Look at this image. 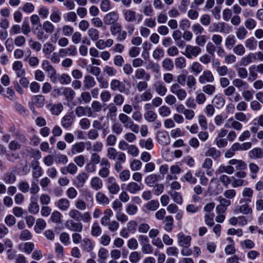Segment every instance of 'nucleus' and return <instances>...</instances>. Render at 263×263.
Returning a JSON list of instances; mask_svg holds the SVG:
<instances>
[{
    "mask_svg": "<svg viewBox=\"0 0 263 263\" xmlns=\"http://www.w3.org/2000/svg\"><path fill=\"white\" fill-rule=\"evenodd\" d=\"M234 212L236 214L241 213L247 215L251 214L252 213V209L249 206L248 203H245L241 205H237L235 209Z\"/></svg>",
    "mask_w": 263,
    "mask_h": 263,
    "instance_id": "obj_17",
    "label": "nucleus"
},
{
    "mask_svg": "<svg viewBox=\"0 0 263 263\" xmlns=\"http://www.w3.org/2000/svg\"><path fill=\"white\" fill-rule=\"evenodd\" d=\"M96 84L95 78L90 75H86L84 77L83 81V85L85 88L90 89Z\"/></svg>",
    "mask_w": 263,
    "mask_h": 263,
    "instance_id": "obj_29",
    "label": "nucleus"
},
{
    "mask_svg": "<svg viewBox=\"0 0 263 263\" xmlns=\"http://www.w3.org/2000/svg\"><path fill=\"white\" fill-rule=\"evenodd\" d=\"M248 156L252 159H258L263 158V151L260 147H255L250 151Z\"/></svg>",
    "mask_w": 263,
    "mask_h": 263,
    "instance_id": "obj_21",
    "label": "nucleus"
},
{
    "mask_svg": "<svg viewBox=\"0 0 263 263\" xmlns=\"http://www.w3.org/2000/svg\"><path fill=\"white\" fill-rule=\"evenodd\" d=\"M106 184L110 194L116 195L120 191V186L114 177H108L106 179Z\"/></svg>",
    "mask_w": 263,
    "mask_h": 263,
    "instance_id": "obj_3",
    "label": "nucleus"
},
{
    "mask_svg": "<svg viewBox=\"0 0 263 263\" xmlns=\"http://www.w3.org/2000/svg\"><path fill=\"white\" fill-rule=\"evenodd\" d=\"M73 121V118L72 115L70 114L65 115L61 120V124L64 128H68L70 127Z\"/></svg>",
    "mask_w": 263,
    "mask_h": 263,
    "instance_id": "obj_36",
    "label": "nucleus"
},
{
    "mask_svg": "<svg viewBox=\"0 0 263 263\" xmlns=\"http://www.w3.org/2000/svg\"><path fill=\"white\" fill-rule=\"evenodd\" d=\"M177 240L179 245L181 247H189L191 245V237L180 232L177 235Z\"/></svg>",
    "mask_w": 263,
    "mask_h": 263,
    "instance_id": "obj_7",
    "label": "nucleus"
},
{
    "mask_svg": "<svg viewBox=\"0 0 263 263\" xmlns=\"http://www.w3.org/2000/svg\"><path fill=\"white\" fill-rule=\"evenodd\" d=\"M235 34L238 40H244L248 34L247 29L243 26H240L236 29Z\"/></svg>",
    "mask_w": 263,
    "mask_h": 263,
    "instance_id": "obj_43",
    "label": "nucleus"
},
{
    "mask_svg": "<svg viewBox=\"0 0 263 263\" xmlns=\"http://www.w3.org/2000/svg\"><path fill=\"white\" fill-rule=\"evenodd\" d=\"M37 196L33 195L31 196L30 203L28 206V211L30 213L36 214L39 213L40 206L37 203Z\"/></svg>",
    "mask_w": 263,
    "mask_h": 263,
    "instance_id": "obj_10",
    "label": "nucleus"
},
{
    "mask_svg": "<svg viewBox=\"0 0 263 263\" xmlns=\"http://www.w3.org/2000/svg\"><path fill=\"white\" fill-rule=\"evenodd\" d=\"M87 113V115L88 117H92V111H91V108L89 107L79 106L77 107L75 109V114L78 117L84 116Z\"/></svg>",
    "mask_w": 263,
    "mask_h": 263,
    "instance_id": "obj_13",
    "label": "nucleus"
},
{
    "mask_svg": "<svg viewBox=\"0 0 263 263\" xmlns=\"http://www.w3.org/2000/svg\"><path fill=\"white\" fill-rule=\"evenodd\" d=\"M56 205L61 211H66L69 208L70 201L67 198H62L58 200Z\"/></svg>",
    "mask_w": 263,
    "mask_h": 263,
    "instance_id": "obj_26",
    "label": "nucleus"
},
{
    "mask_svg": "<svg viewBox=\"0 0 263 263\" xmlns=\"http://www.w3.org/2000/svg\"><path fill=\"white\" fill-rule=\"evenodd\" d=\"M88 35L90 39L93 41H97L99 38V32L95 28H91L88 30Z\"/></svg>",
    "mask_w": 263,
    "mask_h": 263,
    "instance_id": "obj_62",
    "label": "nucleus"
},
{
    "mask_svg": "<svg viewBox=\"0 0 263 263\" xmlns=\"http://www.w3.org/2000/svg\"><path fill=\"white\" fill-rule=\"evenodd\" d=\"M159 206V203L158 200H152L148 201L145 205L146 208L151 211H156Z\"/></svg>",
    "mask_w": 263,
    "mask_h": 263,
    "instance_id": "obj_60",
    "label": "nucleus"
},
{
    "mask_svg": "<svg viewBox=\"0 0 263 263\" xmlns=\"http://www.w3.org/2000/svg\"><path fill=\"white\" fill-rule=\"evenodd\" d=\"M107 157L110 160L117 159L118 161L124 163L126 160V156L124 153L117 152L116 148L110 147L107 150Z\"/></svg>",
    "mask_w": 263,
    "mask_h": 263,
    "instance_id": "obj_1",
    "label": "nucleus"
},
{
    "mask_svg": "<svg viewBox=\"0 0 263 263\" xmlns=\"http://www.w3.org/2000/svg\"><path fill=\"white\" fill-rule=\"evenodd\" d=\"M158 114L162 117H166L171 114V109L166 105H162L158 109Z\"/></svg>",
    "mask_w": 263,
    "mask_h": 263,
    "instance_id": "obj_55",
    "label": "nucleus"
},
{
    "mask_svg": "<svg viewBox=\"0 0 263 263\" xmlns=\"http://www.w3.org/2000/svg\"><path fill=\"white\" fill-rule=\"evenodd\" d=\"M143 189V185L140 183L131 181L129 182L126 187V190L129 193L135 194Z\"/></svg>",
    "mask_w": 263,
    "mask_h": 263,
    "instance_id": "obj_15",
    "label": "nucleus"
},
{
    "mask_svg": "<svg viewBox=\"0 0 263 263\" xmlns=\"http://www.w3.org/2000/svg\"><path fill=\"white\" fill-rule=\"evenodd\" d=\"M236 40L234 35H229L225 40V46L228 49H231L235 46Z\"/></svg>",
    "mask_w": 263,
    "mask_h": 263,
    "instance_id": "obj_39",
    "label": "nucleus"
},
{
    "mask_svg": "<svg viewBox=\"0 0 263 263\" xmlns=\"http://www.w3.org/2000/svg\"><path fill=\"white\" fill-rule=\"evenodd\" d=\"M85 148V144L84 142H79L73 144L71 146V152L72 154L82 153Z\"/></svg>",
    "mask_w": 263,
    "mask_h": 263,
    "instance_id": "obj_31",
    "label": "nucleus"
},
{
    "mask_svg": "<svg viewBox=\"0 0 263 263\" xmlns=\"http://www.w3.org/2000/svg\"><path fill=\"white\" fill-rule=\"evenodd\" d=\"M55 46L51 42L45 43L42 48V52L46 58H49L50 54L54 51Z\"/></svg>",
    "mask_w": 263,
    "mask_h": 263,
    "instance_id": "obj_18",
    "label": "nucleus"
},
{
    "mask_svg": "<svg viewBox=\"0 0 263 263\" xmlns=\"http://www.w3.org/2000/svg\"><path fill=\"white\" fill-rule=\"evenodd\" d=\"M63 95L68 101H72L75 95L74 91L70 87H65L63 89Z\"/></svg>",
    "mask_w": 263,
    "mask_h": 263,
    "instance_id": "obj_53",
    "label": "nucleus"
},
{
    "mask_svg": "<svg viewBox=\"0 0 263 263\" xmlns=\"http://www.w3.org/2000/svg\"><path fill=\"white\" fill-rule=\"evenodd\" d=\"M174 218L171 215H168L164 218L163 228L166 232H171L172 231L174 226Z\"/></svg>",
    "mask_w": 263,
    "mask_h": 263,
    "instance_id": "obj_24",
    "label": "nucleus"
},
{
    "mask_svg": "<svg viewBox=\"0 0 263 263\" xmlns=\"http://www.w3.org/2000/svg\"><path fill=\"white\" fill-rule=\"evenodd\" d=\"M88 178V175L86 173L84 172H82L80 173L77 176V185L78 187H82L85 183L86 180Z\"/></svg>",
    "mask_w": 263,
    "mask_h": 263,
    "instance_id": "obj_37",
    "label": "nucleus"
},
{
    "mask_svg": "<svg viewBox=\"0 0 263 263\" xmlns=\"http://www.w3.org/2000/svg\"><path fill=\"white\" fill-rule=\"evenodd\" d=\"M130 173L128 170H123L119 173V178L122 182L128 181L130 179Z\"/></svg>",
    "mask_w": 263,
    "mask_h": 263,
    "instance_id": "obj_63",
    "label": "nucleus"
},
{
    "mask_svg": "<svg viewBox=\"0 0 263 263\" xmlns=\"http://www.w3.org/2000/svg\"><path fill=\"white\" fill-rule=\"evenodd\" d=\"M233 51L237 55L242 56L246 52V49L243 45L239 44L233 47Z\"/></svg>",
    "mask_w": 263,
    "mask_h": 263,
    "instance_id": "obj_59",
    "label": "nucleus"
},
{
    "mask_svg": "<svg viewBox=\"0 0 263 263\" xmlns=\"http://www.w3.org/2000/svg\"><path fill=\"white\" fill-rule=\"evenodd\" d=\"M65 226L68 230L79 233L81 232L83 230V224L80 221L77 222L71 219L66 221Z\"/></svg>",
    "mask_w": 263,
    "mask_h": 263,
    "instance_id": "obj_8",
    "label": "nucleus"
},
{
    "mask_svg": "<svg viewBox=\"0 0 263 263\" xmlns=\"http://www.w3.org/2000/svg\"><path fill=\"white\" fill-rule=\"evenodd\" d=\"M142 163L139 160L133 159L130 162V168L133 171H139L142 167Z\"/></svg>",
    "mask_w": 263,
    "mask_h": 263,
    "instance_id": "obj_56",
    "label": "nucleus"
},
{
    "mask_svg": "<svg viewBox=\"0 0 263 263\" xmlns=\"http://www.w3.org/2000/svg\"><path fill=\"white\" fill-rule=\"evenodd\" d=\"M42 67L44 70L48 73V75L52 74V72L56 70L53 66L47 60H44L42 61Z\"/></svg>",
    "mask_w": 263,
    "mask_h": 263,
    "instance_id": "obj_44",
    "label": "nucleus"
},
{
    "mask_svg": "<svg viewBox=\"0 0 263 263\" xmlns=\"http://www.w3.org/2000/svg\"><path fill=\"white\" fill-rule=\"evenodd\" d=\"M230 165H235L236 170H245L247 168V164L242 160L233 159L229 161Z\"/></svg>",
    "mask_w": 263,
    "mask_h": 263,
    "instance_id": "obj_27",
    "label": "nucleus"
},
{
    "mask_svg": "<svg viewBox=\"0 0 263 263\" xmlns=\"http://www.w3.org/2000/svg\"><path fill=\"white\" fill-rule=\"evenodd\" d=\"M139 145L141 147L145 148L147 150H151L154 146L153 140L151 138H148L146 140H140Z\"/></svg>",
    "mask_w": 263,
    "mask_h": 263,
    "instance_id": "obj_45",
    "label": "nucleus"
},
{
    "mask_svg": "<svg viewBox=\"0 0 263 263\" xmlns=\"http://www.w3.org/2000/svg\"><path fill=\"white\" fill-rule=\"evenodd\" d=\"M16 179L15 175L12 172H8L3 176V181L6 184H13Z\"/></svg>",
    "mask_w": 263,
    "mask_h": 263,
    "instance_id": "obj_42",
    "label": "nucleus"
},
{
    "mask_svg": "<svg viewBox=\"0 0 263 263\" xmlns=\"http://www.w3.org/2000/svg\"><path fill=\"white\" fill-rule=\"evenodd\" d=\"M134 77L138 80H145L149 81L150 79V74L147 73L143 68L137 69L135 71Z\"/></svg>",
    "mask_w": 263,
    "mask_h": 263,
    "instance_id": "obj_19",
    "label": "nucleus"
},
{
    "mask_svg": "<svg viewBox=\"0 0 263 263\" xmlns=\"http://www.w3.org/2000/svg\"><path fill=\"white\" fill-rule=\"evenodd\" d=\"M201 52V49L198 46L187 45L183 54L188 59L197 57Z\"/></svg>",
    "mask_w": 263,
    "mask_h": 263,
    "instance_id": "obj_2",
    "label": "nucleus"
},
{
    "mask_svg": "<svg viewBox=\"0 0 263 263\" xmlns=\"http://www.w3.org/2000/svg\"><path fill=\"white\" fill-rule=\"evenodd\" d=\"M182 182H187L191 184H195L197 182V179L193 176L191 172H188L183 175L180 179Z\"/></svg>",
    "mask_w": 263,
    "mask_h": 263,
    "instance_id": "obj_47",
    "label": "nucleus"
},
{
    "mask_svg": "<svg viewBox=\"0 0 263 263\" xmlns=\"http://www.w3.org/2000/svg\"><path fill=\"white\" fill-rule=\"evenodd\" d=\"M162 66L167 71H172L174 69V65L171 59L166 58L162 61Z\"/></svg>",
    "mask_w": 263,
    "mask_h": 263,
    "instance_id": "obj_52",
    "label": "nucleus"
},
{
    "mask_svg": "<svg viewBox=\"0 0 263 263\" xmlns=\"http://www.w3.org/2000/svg\"><path fill=\"white\" fill-rule=\"evenodd\" d=\"M191 72L197 75L201 73L203 70V67L201 64L198 62H194L190 67Z\"/></svg>",
    "mask_w": 263,
    "mask_h": 263,
    "instance_id": "obj_38",
    "label": "nucleus"
},
{
    "mask_svg": "<svg viewBox=\"0 0 263 263\" xmlns=\"http://www.w3.org/2000/svg\"><path fill=\"white\" fill-rule=\"evenodd\" d=\"M81 247L83 250L89 252L93 248V245L91 241L87 238H84L81 242Z\"/></svg>",
    "mask_w": 263,
    "mask_h": 263,
    "instance_id": "obj_40",
    "label": "nucleus"
},
{
    "mask_svg": "<svg viewBox=\"0 0 263 263\" xmlns=\"http://www.w3.org/2000/svg\"><path fill=\"white\" fill-rule=\"evenodd\" d=\"M214 80L213 73L209 70L203 71L198 78L199 83L201 84L212 83L214 81Z\"/></svg>",
    "mask_w": 263,
    "mask_h": 263,
    "instance_id": "obj_5",
    "label": "nucleus"
},
{
    "mask_svg": "<svg viewBox=\"0 0 263 263\" xmlns=\"http://www.w3.org/2000/svg\"><path fill=\"white\" fill-rule=\"evenodd\" d=\"M50 19L54 23H59L61 20L60 11L58 10H53L50 16Z\"/></svg>",
    "mask_w": 263,
    "mask_h": 263,
    "instance_id": "obj_61",
    "label": "nucleus"
},
{
    "mask_svg": "<svg viewBox=\"0 0 263 263\" xmlns=\"http://www.w3.org/2000/svg\"><path fill=\"white\" fill-rule=\"evenodd\" d=\"M216 86L214 85L207 84L202 87V91L209 96H212L216 91Z\"/></svg>",
    "mask_w": 263,
    "mask_h": 263,
    "instance_id": "obj_48",
    "label": "nucleus"
},
{
    "mask_svg": "<svg viewBox=\"0 0 263 263\" xmlns=\"http://www.w3.org/2000/svg\"><path fill=\"white\" fill-rule=\"evenodd\" d=\"M253 190L250 187H245L242 192V195L244 197H247L246 199H241L240 203H242L244 201L247 202H250L251 201V198L253 194Z\"/></svg>",
    "mask_w": 263,
    "mask_h": 263,
    "instance_id": "obj_28",
    "label": "nucleus"
},
{
    "mask_svg": "<svg viewBox=\"0 0 263 263\" xmlns=\"http://www.w3.org/2000/svg\"><path fill=\"white\" fill-rule=\"evenodd\" d=\"M119 18V15L117 11H111L106 15L104 17V22L106 25H112L117 23Z\"/></svg>",
    "mask_w": 263,
    "mask_h": 263,
    "instance_id": "obj_6",
    "label": "nucleus"
},
{
    "mask_svg": "<svg viewBox=\"0 0 263 263\" xmlns=\"http://www.w3.org/2000/svg\"><path fill=\"white\" fill-rule=\"evenodd\" d=\"M43 29L47 33L51 34L54 31V26L50 22L46 21L43 24Z\"/></svg>",
    "mask_w": 263,
    "mask_h": 263,
    "instance_id": "obj_64",
    "label": "nucleus"
},
{
    "mask_svg": "<svg viewBox=\"0 0 263 263\" xmlns=\"http://www.w3.org/2000/svg\"><path fill=\"white\" fill-rule=\"evenodd\" d=\"M245 45L249 50H254L256 48L257 41L254 37H251L245 41Z\"/></svg>",
    "mask_w": 263,
    "mask_h": 263,
    "instance_id": "obj_35",
    "label": "nucleus"
},
{
    "mask_svg": "<svg viewBox=\"0 0 263 263\" xmlns=\"http://www.w3.org/2000/svg\"><path fill=\"white\" fill-rule=\"evenodd\" d=\"M48 108L52 115L58 116L62 111L63 106L61 103L51 104L48 105Z\"/></svg>",
    "mask_w": 263,
    "mask_h": 263,
    "instance_id": "obj_33",
    "label": "nucleus"
},
{
    "mask_svg": "<svg viewBox=\"0 0 263 263\" xmlns=\"http://www.w3.org/2000/svg\"><path fill=\"white\" fill-rule=\"evenodd\" d=\"M119 121L126 127L132 121L131 119L125 114L121 113L118 116Z\"/></svg>",
    "mask_w": 263,
    "mask_h": 263,
    "instance_id": "obj_57",
    "label": "nucleus"
},
{
    "mask_svg": "<svg viewBox=\"0 0 263 263\" xmlns=\"http://www.w3.org/2000/svg\"><path fill=\"white\" fill-rule=\"evenodd\" d=\"M90 185L92 189L97 191L101 190L103 186L102 180L99 177H93L90 182Z\"/></svg>",
    "mask_w": 263,
    "mask_h": 263,
    "instance_id": "obj_20",
    "label": "nucleus"
},
{
    "mask_svg": "<svg viewBox=\"0 0 263 263\" xmlns=\"http://www.w3.org/2000/svg\"><path fill=\"white\" fill-rule=\"evenodd\" d=\"M256 60L253 52H250L247 55L241 58L240 65L242 66H247L250 63H253Z\"/></svg>",
    "mask_w": 263,
    "mask_h": 263,
    "instance_id": "obj_23",
    "label": "nucleus"
},
{
    "mask_svg": "<svg viewBox=\"0 0 263 263\" xmlns=\"http://www.w3.org/2000/svg\"><path fill=\"white\" fill-rule=\"evenodd\" d=\"M157 140L158 143L165 146L170 144V137L166 131H159L157 133Z\"/></svg>",
    "mask_w": 263,
    "mask_h": 263,
    "instance_id": "obj_9",
    "label": "nucleus"
},
{
    "mask_svg": "<svg viewBox=\"0 0 263 263\" xmlns=\"http://www.w3.org/2000/svg\"><path fill=\"white\" fill-rule=\"evenodd\" d=\"M123 14L124 20L127 22H133L136 20V12L133 10H124Z\"/></svg>",
    "mask_w": 263,
    "mask_h": 263,
    "instance_id": "obj_22",
    "label": "nucleus"
},
{
    "mask_svg": "<svg viewBox=\"0 0 263 263\" xmlns=\"http://www.w3.org/2000/svg\"><path fill=\"white\" fill-rule=\"evenodd\" d=\"M69 216L77 221L82 220V213L77 209H72L69 212Z\"/></svg>",
    "mask_w": 263,
    "mask_h": 263,
    "instance_id": "obj_50",
    "label": "nucleus"
},
{
    "mask_svg": "<svg viewBox=\"0 0 263 263\" xmlns=\"http://www.w3.org/2000/svg\"><path fill=\"white\" fill-rule=\"evenodd\" d=\"M31 167L32 168V177L37 181L42 175V170L39 165V161L33 160L31 163Z\"/></svg>",
    "mask_w": 263,
    "mask_h": 263,
    "instance_id": "obj_12",
    "label": "nucleus"
},
{
    "mask_svg": "<svg viewBox=\"0 0 263 263\" xmlns=\"http://www.w3.org/2000/svg\"><path fill=\"white\" fill-rule=\"evenodd\" d=\"M101 168L99 170L98 175L102 178H107L110 174V163L106 158L101 159Z\"/></svg>",
    "mask_w": 263,
    "mask_h": 263,
    "instance_id": "obj_4",
    "label": "nucleus"
},
{
    "mask_svg": "<svg viewBox=\"0 0 263 263\" xmlns=\"http://www.w3.org/2000/svg\"><path fill=\"white\" fill-rule=\"evenodd\" d=\"M205 157H211L214 159H217L219 158L221 156V153L220 151L214 147H209L204 153Z\"/></svg>",
    "mask_w": 263,
    "mask_h": 263,
    "instance_id": "obj_25",
    "label": "nucleus"
},
{
    "mask_svg": "<svg viewBox=\"0 0 263 263\" xmlns=\"http://www.w3.org/2000/svg\"><path fill=\"white\" fill-rule=\"evenodd\" d=\"M224 126L226 128H233L236 130H240L242 128V124L233 118L228 119L226 121Z\"/></svg>",
    "mask_w": 263,
    "mask_h": 263,
    "instance_id": "obj_11",
    "label": "nucleus"
},
{
    "mask_svg": "<svg viewBox=\"0 0 263 263\" xmlns=\"http://www.w3.org/2000/svg\"><path fill=\"white\" fill-rule=\"evenodd\" d=\"M110 89L113 91L119 90L121 93L124 92L125 85L122 82L117 79H113L110 83Z\"/></svg>",
    "mask_w": 263,
    "mask_h": 263,
    "instance_id": "obj_16",
    "label": "nucleus"
},
{
    "mask_svg": "<svg viewBox=\"0 0 263 263\" xmlns=\"http://www.w3.org/2000/svg\"><path fill=\"white\" fill-rule=\"evenodd\" d=\"M168 194L173 198V201L178 204H181L183 202V198L180 193L171 190L168 192Z\"/></svg>",
    "mask_w": 263,
    "mask_h": 263,
    "instance_id": "obj_41",
    "label": "nucleus"
},
{
    "mask_svg": "<svg viewBox=\"0 0 263 263\" xmlns=\"http://www.w3.org/2000/svg\"><path fill=\"white\" fill-rule=\"evenodd\" d=\"M249 168L251 172V177L253 179H255L257 177V174L259 171V166L253 162L249 164Z\"/></svg>",
    "mask_w": 263,
    "mask_h": 263,
    "instance_id": "obj_46",
    "label": "nucleus"
},
{
    "mask_svg": "<svg viewBox=\"0 0 263 263\" xmlns=\"http://www.w3.org/2000/svg\"><path fill=\"white\" fill-rule=\"evenodd\" d=\"M160 178V176L157 174H153L147 176L145 178V183L149 186L152 187L154 186L156 183L159 180V178Z\"/></svg>",
    "mask_w": 263,
    "mask_h": 263,
    "instance_id": "obj_32",
    "label": "nucleus"
},
{
    "mask_svg": "<svg viewBox=\"0 0 263 263\" xmlns=\"http://www.w3.org/2000/svg\"><path fill=\"white\" fill-rule=\"evenodd\" d=\"M97 201L102 205H107L109 202L108 197L103 193L99 192L96 196Z\"/></svg>",
    "mask_w": 263,
    "mask_h": 263,
    "instance_id": "obj_34",
    "label": "nucleus"
},
{
    "mask_svg": "<svg viewBox=\"0 0 263 263\" xmlns=\"http://www.w3.org/2000/svg\"><path fill=\"white\" fill-rule=\"evenodd\" d=\"M46 226V223L44 219L41 218L37 219L35 226V232L37 233H41V231L45 228Z\"/></svg>",
    "mask_w": 263,
    "mask_h": 263,
    "instance_id": "obj_54",
    "label": "nucleus"
},
{
    "mask_svg": "<svg viewBox=\"0 0 263 263\" xmlns=\"http://www.w3.org/2000/svg\"><path fill=\"white\" fill-rule=\"evenodd\" d=\"M212 103L217 108H220L225 104V100L221 94L215 95L213 99Z\"/></svg>",
    "mask_w": 263,
    "mask_h": 263,
    "instance_id": "obj_30",
    "label": "nucleus"
},
{
    "mask_svg": "<svg viewBox=\"0 0 263 263\" xmlns=\"http://www.w3.org/2000/svg\"><path fill=\"white\" fill-rule=\"evenodd\" d=\"M87 71L91 74L96 77H99L101 73V69L99 67L95 66L92 65H89L87 69Z\"/></svg>",
    "mask_w": 263,
    "mask_h": 263,
    "instance_id": "obj_58",
    "label": "nucleus"
},
{
    "mask_svg": "<svg viewBox=\"0 0 263 263\" xmlns=\"http://www.w3.org/2000/svg\"><path fill=\"white\" fill-rule=\"evenodd\" d=\"M186 81L187 88L191 90H195L196 84L195 78L193 75H189L187 77Z\"/></svg>",
    "mask_w": 263,
    "mask_h": 263,
    "instance_id": "obj_49",
    "label": "nucleus"
},
{
    "mask_svg": "<svg viewBox=\"0 0 263 263\" xmlns=\"http://www.w3.org/2000/svg\"><path fill=\"white\" fill-rule=\"evenodd\" d=\"M144 118L148 122H153L157 118V115L154 111H146L144 114Z\"/></svg>",
    "mask_w": 263,
    "mask_h": 263,
    "instance_id": "obj_51",
    "label": "nucleus"
},
{
    "mask_svg": "<svg viewBox=\"0 0 263 263\" xmlns=\"http://www.w3.org/2000/svg\"><path fill=\"white\" fill-rule=\"evenodd\" d=\"M153 88L160 96H164L167 91L165 85L161 81H156L153 85Z\"/></svg>",
    "mask_w": 263,
    "mask_h": 263,
    "instance_id": "obj_14",
    "label": "nucleus"
}]
</instances>
